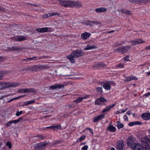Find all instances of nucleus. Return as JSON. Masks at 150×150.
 <instances>
[{"label": "nucleus", "instance_id": "nucleus-27", "mask_svg": "<svg viewBox=\"0 0 150 150\" xmlns=\"http://www.w3.org/2000/svg\"><path fill=\"white\" fill-rule=\"evenodd\" d=\"M120 11L123 13H124L126 14H131V12L130 11L125 10V9H122L120 10Z\"/></svg>", "mask_w": 150, "mask_h": 150}, {"label": "nucleus", "instance_id": "nucleus-48", "mask_svg": "<svg viewBox=\"0 0 150 150\" xmlns=\"http://www.w3.org/2000/svg\"><path fill=\"white\" fill-rule=\"evenodd\" d=\"M24 89H19L18 90V92L19 93H25L24 92Z\"/></svg>", "mask_w": 150, "mask_h": 150}, {"label": "nucleus", "instance_id": "nucleus-25", "mask_svg": "<svg viewBox=\"0 0 150 150\" xmlns=\"http://www.w3.org/2000/svg\"><path fill=\"white\" fill-rule=\"evenodd\" d=\"M137 78L135 76H128L126 78V79L125 80V82L126 81H131L133 79H134L135 80H137Z\"/></svg>", "mask_w": 150, "mask_h": 150}, {"label": "nucleus", "instance_id": "nucleus-59", "mask_svg": "<svg viewBox=\"0 0 150 150\" xmlns=\"http://www.w3.org/2000/svg\"><path fill=\"white\" fill-rule=\"evenodd\" d=\"M4 60V59L3 57L0 56V62L3 61Z\"/></svg>", "mask_w": 150, "mask_h": 150}, {"label": "nucleus", "instance_id": "nucleus-38", "mask_svg": "<svg viewBox=\"0 0 150 150\" xmlns=\"http://www.w3.org/2000/svg\"><path fill=\"white\" fill-rule=\"evenodd\" d=\"M39 144H37L34 145V148L36 150H40Z\"/></svg>", "mask_w": 150, "mask_h": 150}, {"label": "nucleus", "instance_id": "nucleus-43", "mask_svg": "<svg viewBox=\"0 0 150 150\" xmlns=\"http://www.w3.org/2000/svg\"><path fill=\"white\" fill-rule=\"evenodd\" d=\"M22 112H23L22 111L19 112L18 110L16 113V115L17 116H19L22 113Z\"/></svg>", "mask_w": 150, "mask_h": 150}, {"label": "nucleus", "instance_id": "nucleus-6", "mask_svg": "<svg viewBox=\"0 0 150 150\" xmlns=\"http://www.w3.org/2000/svg\"><path fill=\"white\" fill-rule=\"evenodd\" d=\"M130 148L134 150H143L142 145L139 143L136 144L131 143L130 144Z\"/></svg>", "mask_w": 150, "mask_h": 150}, {"label": "nucleus", "instance_id": "nucleus-33", "mask_svg": "<svg viewBox=\"0 0 150 150\" xmlns=\"http://www.w3.org/2000/svg\"><path fill=\"white\" fill-rule=\"evenodd\" d=\"M38 71L37 65H34L32 67V71Z\"/></svg>", "mask_w": 150, "mask_h": 150}, {"label": "nucleus", "instance_id": "nucleus-36", "mask_svg": "<svg viewBox=\"0 0 150 150\" xmlns=\"http://www.w3.org/2000/svg\"><path fill=\"white\" fill-rule=\"evenodd\" d=\"M110 108L109 106H107L103 110L102 112L104 113L106 112H107L109 111L110 110Z\"/></svg>", "mask_w": 150, "mask_h": 150}, {"label": "nucleus", "instance_id": "nucleus-7", "mask_svg": "<svg viewBox=\"0 0 150 150\" xmlns=\"http://www.w3.org/2000/svg\"><path fill=\"white\" fill-rule=\"evenodd\" d=\"M83 23L84 25L87 26L89 25L91 27H93L94 24L97 25L99 24L100 26L101 25V23L98 21H86L84 22Z\"/></svg>", "mask_w": 150, "mask_h": 150}, {"label": "nucleus", "instance_id": "nucleus-37", "mask_svg": "<svg viewBox=\"0 0 150 150\" xmlns=\"http://www.w3.org/2000/svg\"><path fill=\"white\" fill-rule=\"evenodd\" d=\"M23 71H32V67H29L27 68H25L23 69Z\"/></svg>", "mask_w": 150, "mask_h": 150}, {"label": "nucleus", "instance_id": "nucleus-40", "mask_svg": "<svg viewBox=\"0 0 150 150\" xmlns=\"http://www.w3.org/2000/svg\"><path fill=\"white\" fill-rule=\"evenodd\" d=\"M50 68V67L47 65H42V70L43 69H48Z\"/></svg>", "mask_w": 150, "mask_h": 150}, {"label": "nucleus", "instance_id": "nucleus-4", "mask_svg": "<svg viewBox=\"0 0 150 150\" xmlns=\"http://www.w3.org/2000/svg\"><path fill=\"white\" fill-rule=\"evenodd\" d=\"M3 85L4 88L8 87H15L19 85V83L18 82H4Z\"/></svg>", "mask_w": 150, "mask_h": 150}, {"label": "nucleus", "instance_id": "nucleus-22", "mask_svg": "<svg viewBox=\"0 0 150 150\" xmlns=\"http://www.w3.org/2000/svg\"><path fill=\"white\" fill-rule=\"evenodd\" d=\"M150 2V0H136V3L147 4Z\"/></svg>", "mask_w": 150, "mask_h": 150}, {"label": "nucleus", "instance_id": "nucleus-12", "mask_svg": "<svg viewBox=\"0 0 150 150\" xmlns=\"http://www.w3.org/2000/svg\"><path fill=\"white\" fill-rule=\"evenodd\" d=\"M106 67V64L103 62L98 63L93 66V68L95 69H98L101 67Z\"/></svg>", "mask_w": 150, "mask_h": 150}, {"label": "nucleus", "instance_id": "nucleus-61", "mask_svg": "<svg viewBox=\"0 0 150 150\" xmlns=\"http://www.w3.org/2000/svg\"><path fill=\"white\" fill-rule=\"evenodd\" d=\"M145 49L150 50V45L146 46L145 48Z\"/></svg>", "mask_w": 150, "mask_h": 150}, {"label": "nucleus", "instance_id": "nucleus-50", "mask_svg": "<svg viewBox=\"0 0 150 150\" xmlns=\"http://www.w3.org/2000/svg\"><path fill=\"white\" fill-rule=\"evenodd\" d=\"M4 88L3 82H0V90Z\"/></svg>", "mask_w": 150, "mask_h": 150}, {"label": "nucleus", "instance_id": "nucleus-49", "mask_svg": "<svg viewBox=\"0 0 150 150\" xmlns=\"http://www.w3.org/2000/svg\"><path fill=\"white\" fill-rule=\"evenodd\" d=\"M116 67L117 68H120V67L123 68L124 67V66L123 64H119L117 65L116 66Z\"/></svg>", "mask_w": 150, "mask_h": 150}, {"label": "nucleus", "instance_id": "nucleus-54", "mask_svg": "<svg viewBox=\"0 0 150 150\" xmlns=\"http://www.w3.org/2000/svg\"><path fill=\"white\" fill-rule=\"evenodd\" d=\"M0 11L4 12L6 11V10L3 7L0 6Z\"/></svg>", "mask_w": 150, "mask_h": 150}, {"label": "nucleus", "instance_id": "nucleus-17", "mask_svg": "<svg viewBox=\"0 0 150 150\" xmlns=\"http://www.w3.org/2000/svg\"><path fill=\"white\" fill-rule=\"evenodd\" d=\"M142 118L145 120H148L150 119V114L149 113H144L142 115Z\"/></svg>", "mask_w": 150, "mask_h": 150}, {"label": "nucleus", "instance_id": "nucleus-44", "mask_svg": "<svg viewBox=\"0 0 150 150\" xmlns=\"http://www.w3.org/2000/svg\"><path fill=\"white\" fill-rule=\"evenodd\" d=\"M51 15L52 16H59L60 15V13L57 12H54V13H51Z\"/></svg>", "mask_w": 150, "mask_h": 150}, {"label": "nucleus", "instance_id": "nucleus-64", "mask_svg": "<svg viewBox=\"0 0 150 150\" xmlns=\"http://www.w3.org/2000/svg\"><path fill=\"white\" fill-rule=\"evenodd\" d=\"M86 130H90V131L91 132V133L92 134H93V132L92 131V129H91L89 128H86Z\"/></svg>", "mask_w": 150, "mask_h": 150}, {"label": "nucleus", "instance_id": "nucleus-53", "mask_svg": "<svg viewBox=\"0 0 150 150\" xmlns=\"http://www.w3.org/2000/svg\"><path fill=\"white\" fill-rule=\"evenodd\" d=\"M86 137L85 135H82L80 138V139L82 141V140L84 139Z\"/></svg>", "mask_w": 150, "mask_h": 150}, {"label": "nucleus", "instance_id": "nucleus-32", "mask_svg": "<svg viewBox=\"0 0 150 150\" xmlns=\"http://www.w3.org/2000/svg\"><path fill=\"white\" fill-rule=\"evenodd\" d=\"M117 126L118 129L123 127L124 126V125L121 124L119 122H117Z\"/></svg>", "mask_w": 150, "mask_h": 150}, {"label": "nucleus", "instance_id": "nucleus-46", "mask_svg": "<svg viewBox=\"0 0 150 150\" xmlns=\"http://www.w3.org/2000/svg\"><path fill=\"white\" fill-rule=\"evenodd\" d=\"M6 145L8 147L9 149H11V144L9 142H7L6 144Z\"/></svg>", "mask_w": 150, "mask_h": 150}, {"label": "nucleus", "instance_id": "nucleus-2", "mask_svg": "<svg viewBox=\"0 0 150 150\" xmlns=\"http://www.w3.org/2000/svg\"><path fill=\"white\" fill-rule=\"evenodd\" d=\"M131 46H127L122 47H119L115 49V52L122 54L127 52L131 49Z\"/></svg>", "mask_w": 150, "mask_h": 150}, {"label": "nucleus", "instance_id": "nucleus-47", "mask_svg": "<svg viewBox=\"0 0 150 150\" xmlns=\"http://www.w3.org/2000/svg\"><path fill=\"white\" fill-rule=\"evenodd\" d=\"M88 148V145L84 146L83 147H82L81 150H87Z\"/></svg>", "mask_w": 150, "mask_h": 150}, {"label": "nucleus", "instance_id": "nucleus-8", "mask_svg": "<svg viewBox=\"0 0 150 150\" xmlns=\"http://www.w3.org/2000/svg\"><path fill=\"white\" fill-rule=\"evenodd\" d=\"M124 144L122 140L117 141L116 145V149L117 150H123Z\"/></svg>", "mask_w": 150, "mask_h": 150}, {"label": "nucleus", "instance_id": "nucleus-52", "mask_svg": "<svg viewBox=\"0 0 150 150\" xmlns=\"http://www.w3.org/2000/svg\"><path fill=\"white\" fill-rule=\"evenodd\" d=\"M57 88H64V86L63 85H59L58 84H57Z\"/></svg>", "mask_w": 150, "mask_h": 150}, {"label": "nucleus", "instance_id": "nucleus-57", "mask_svg": "<svg viewBox=\"0 0 150 150\" xmlns=\"http://www.w3.org/2000/svg\"><path fill=\"white\" fill-rule=\"evenodd\" d=\"M47 57L45 56H42V57H38V59H45V58H46Z\"/></svg>", "mask_w": 150, "mask_h": 150}, {"label": "nucleus", "instance_id": "nucleus-62", "mask_svg": "<svg viewBox=\"0 0 150 150\" xmlns=\"http://www.w3.org/2000/svg\"><path fill=\"white\" fill-rule=\"evenodd\" d=\"M129 57V56L127 55L125 57V59L126 61H129V59H128Z\"/></svg>", "mask_w": 150, "mask_h": 150}, {"label": "nucleus", "instance_id": "nucleus-58", "mask_svg": "<svg viewBox=\"0 0 150 150\" xmlns=\"http://www.w3.org/2000/svg\"><path fill=\"white\" fill-rule=\"evenodd\" d=\"M129 2L132 3H136V0H128Z\"/></svg>", "mask_w": 150, "mask_h": 150}, {"label": "nucleus", "instance_id": "nucleus-18", "mask_svg": "<svg viewBox=\"0 0 150 150\" xmlns=\"http://www.w3.org/2000/svg\"><path fill=\"white\" fill-rule=\"evenodd\" d=\"M107 9L104 7H100L95 9L96 11L98 13L105 12L107 11Z\"/></svg>", "mask_w": 150, "mask_h": 150}, {"label": "nucleus", "instance_id": "nucleus-35", "mask_svg": "<svg viewBox=\"0 0 150 150\" xmlns=\"http://www.w3.org/2000/svg\"><path fill=\"white\" fill-rule=\"evenodd\" d=\"M96 91L98 93L103 92V89L102 87H98L96 89Z\"/></svg>", "mask_w": 150, "mask_h": 150}, {"label": "nucleus", "instance_id": "nucleus-21", "mask_svg": "<svg viewBox=\"0 0 150 150\" xmlns=\"http://www.w3.org/2000/svg\"><path fill=\"white\" fill-rule=\"evenodd\" d=\"M37 91L33 88H26L24 89V92L25 93L32 92L33 93H35Z\"/></svg>", "mask_w": 150, "mask_h": 150}, {"label": "nucleus", "instance_id": "nucleus-56", "mask_svg": "<svg viewBox=\"0 0 150 150\" xmlns=\"http://www.w3.org/2000/svg\"><path fill=\"white\" fill-rule=\"evenodd\" d=\"M125 121H128V118L127 117V116L125 115L124 117H123Z\"/></svg>", "mask_w": 150, "mask_h": 150}, {"label": "nucleus", "instance_id": "nucleus-9", "mask_svg": "<svg viewBox=\"0 0 150 150\" xmlns=\"http://www.w3.org/2000/svg\"><path fill=\"white\" fill-rule=\"evenodd\" d=\"M8 49L10 50H12L14 51H21L23 50H26L28 49L26 47H22L21 48L19 47L16 46V45L14 44L11 47H9Z\"/></svg>", "mask_w": 150, "mask_h": 150}, {"label": "nucleus", "instance_id": "nucleus-42", "mask_svg": "<svg viewBox=\"0 0 150 150\" xmlns=\"http://www.w3.org/2000/svg\"><path fill=\"white\" fill-rule=\"evenodd\" d=\"M57 84L53 86H51L50 87V88L52 89H55L57 88Z\"/></svg>", "mask_w": 150, "mask_h": 150}, {"label": "nucleus", "instance_id": "nucleus-41", "mask_svg": "<svg viewBox=\"0 0 150 150\" xmlns=\"http://www.w3.org/2000/svg\"><path fill=\"white\" fill-rule=\"evenodd\" d=\"M100 102H103L106 101V99L104 98L101 97L99 98Z\"/></svg>", "mask_w": 150, "mask_h": 150}, {"label": "nucleus", "instance_id": "nucleus-26", "mask_svg": "<svg viewBox=\"0 0 150 150\" xmlns=\"http://www.w3.org/2000/svg\"><path fill=\"white\" fill-rule=\"evenodd\" d=\"M142 124V123L139 121H135L129 122V126H132L136 125H140Z\"/></svg>", "mask_w": 150, "mask_h": 150}, {"label": "nucleus", "instance_id": "nucleus-15", "mask_svg": "<svg viewBox=\"0 0 150 150\" xmlns=\"http://www.w3.org/2000/svg\"><path fill=\"white\" fill-rule=\"evenodd\" d=\"M91 35V34L90 33L85 32L84 33H82L81 36L82 39L84 40H86Z\"/></svg>", "mask_w": 150, "mask_h": 150}, {"label": "nucleus", "instance_id": "nucleus-14", "mask_svg": "<svg viewBox=\"0 0 150 150\" xmlns=\"http://www.w3.org/2000/svg\"><path fill=\"white\" fill-rule=\"evenodd\" d=\"M72 7L80 8L82 6V3L80 2H74L72 1Z\"/></svg>", "mask_w": 150, "mask_h": 150}, {"label": "nucleus", "instance_id": "nucleus-39", "mask_svg": "<svg viewBox=\"0 0 150 150\" xmlns=\"http://www.w3.org/2000/svg\"><path fill=\"white\" fill-rule=\"evenodd\" d=\"M100 100L99 99V98H98L95 101V104L96 105H99L101 104V103H100Z\"/></svg>", "mask_w": 150, "mask_h": 150}, {"label": "nucleus", "instance_id": "nucleus-29", "mask_svg": "<svg viewBox=\"0 0 150 150\" xmlns=\"http://www.w3.org/2000/svg\"><path fill=\"white\" fill-rule=\"evenodd\" d=\"M108 129L110 131L112 132H114L116 130V128L112 126H110L108 128Z\"/></svg>", "mask_w": 150, "mask_h": 150}, {"label": "nucleus", "instance_id": "nucleus-1", "mask_svg": "<svg viewBox=\"0 0 150 150\" xmlns=\"http://www.w3.org/2000/svg\"><path fill=\"white\" fill-rule=\"evenodd\" d=\"M84 54V53L82 52L77 50L73 52L71 55L68 56L67 58L69 59L71 62L73 63L74 62V58H77Z\"/></svg>", "mask_w": 150, "mask_h": 150}, {"label": "nucleus", "instance_id": "nucleus-20", "mask_svg": "<svg viewBox=\"0 0 150 150\" xmlns=\"http://www.w3.org/2000/svg\"><path fill=\"white\" fill-rule=\"evenodd\" d=\"M96 48H97V47L94 45H87L85 47H84L83 48V50H90L93 49H95Z\"/></svg>", "mask_w": 150, "mask_h": 150}, {"label": "nucleus", "instance_id": "nucleus-5", "mask_svg": "<svg viewBox=\"0 0 150 150\" xmlns=\"http://www.w3.org/2000/svg\"><path fill=\"white\" fill-rule=\"evenodd\" d=\"M148 142L150 143V139L149 138H147L142 141V144L145 150H150V147Z\"/></svg>", "mask_w": 150, "mask_h": 150}, {"label": "nucleus", "instance_id": "nucleus-19", "mask_svg": "<svg viewBox=\"0 0 150 150\" xmlns=\"http://www.w3.org/2000/svg\"><path fill=\"white\" fill-rule=\"evenodd\" d=\"M103 83V82H101V84H103V85L102 86H103L104 88L107 90H109L110 89L111 87L109 83Z\"/></svg>", "mask_w": 150, "mask_h": 150}, {"label": "nucleus", "instance_id": "nucleus-23", "mask_svg": "<svg viewBox=\"0 0 150 150\" xmlns=\"http://www.w3.org/2000/svg\"><path fill=\"white\" fill-rule=\"evenodd\" d=\"M47 27H45L41 28H37L35 30V31H37L40 33H44L47 32Z\"/></svg>", "mask_w": 150, "mask_h": 150}, {"label": "nucleus", "instance_id": "nucleus-63", "mask_svg": "<svg viewBox=\"0 0 150 150\" xmlns=\"http://www.w3.org/2000/svg\"><path fill=\"white\" fill-rule=\"evenodd\" d=\"M29 101L30 102V104H32L33 103H35V101L34 100H32Z\"/></svg>", "mask_w": 150, "mask_h": 150}, {"label": "nucleus", "instance_id": "nucleus-60", "mask_svg": "<svg viewBox=\"0 0 150 150\" xmlns=\"http://www.w3.org/2000/svg\"><path fill=\"white\" fill-rule=\"evenodd\" d=\"M45 128L46 129H47V128H50V129H53V125H52V126H50L46 127Z\"/></svg>", "mask_w": 150, "mask_h": 150}, {"label": "nucleus", "instance_id": "nucleus-45", "mask_svg": "<svg viewBox=\"0 0 150 150\" xmlns=\"http://www.w3.org/2000/svg\"><path fill=\"white\" fill-rule=\"evenodd\" d=\"M36 137H38L39 139H45V137L42 135H37L35 136Z\"/></svg>", "mask_w": 150, "mask_h": 150}, {"label": "nucleus", "instance_id": "nucleus-16", "mask_svg": "<svg viewBox=\"0 0 150 150\" xmlns=\"http://www.w3.org/2000/svg\"><path fill=\"white\" fill-rule=\"evenodd\" d=\"M105 116L104 114H102L99 115L96 117L93 118V120L94 122H96L99 120H100L104 117Z\"/></svg>", "mask_w": 150, "mask_h": 150}, {"label": "nucleus", "instance_id": "nucleus-13", "mask_svg": "<svg viewBox=\"0 0 150 150\" xmlns=\"http://www.w3.org/2000/svg\"><path fill=\"white\" fill-rule=\"evenodd\" d=\"M13 39L15 41H20L26 40V38L23 36H18L14 37Z\"/></svg>", "mask_w": 150, "mask_h": 150}, {"label": "nucleus", "instance_id": "nucleus-28", "mask_svg": "<svg viewBox=\"0 0 150 150\" xmlns=\"http://www.w3.org/2000/svg\"><path fill=\"white\" fill-rule=\"evenodd\" d=\"M85 97L79 98L73 101V102H75L76 103H79L82 101L83 99L86 98Z\"/></svg>", "mask_w": 150, "mask_h": 150}, {"label": "nucleus", "instance_id": "nucleus-30", "mask_svg": "<svg viewBox=\"0 0 150 150\" xmlns=\"http://www.w3.org/2000/svg\"><path fill=\"white\" fill-rule=\"evenodd\" d=\"M51 16H52L51 13H49L47 14H46L44 15L43 16L42 18H49Z\"/></svg>", "mask_w": 150, "mask_h": 150}, {"label": "nucleus", "instance_id": "nucleus-34", "mask_svg": "<svg viewBox=\"0 0 150 150\" xmlns=\"http://www.w3.org/2000/svg\"><path fill=\"white\" fill-rule=\"evenodd\" d=\"M53 125V129H61V126L59 124H57L56 125Z\"/></svg>", "mask_w": 150, "mask_h": 150}, {"label": "nucleus", "instance_id": "nucleus-11", "mask_svg": "<svg viewBox=\"0 0 150 150\" xmlns=\"http://www.w3.org/2000/svg\"><path fill=\"white\" fill-rule=\"evenodd\" d=\"M129 43H132V45H135L139 44H141L144 42V41L141 39H137L136 40H132L129 42Z\"/></svg>", "mask_w": 150, "mask_h": 150}, {"label": "nucleus", "instance_id": "nucleus-10", "mask_svg": "<svg viewBox=\"0 0 150 150\" xmlns=\"http://www.w3.org/2000/svg\"><path fill=\"white\" fill-rule=\"evenodd\" d=\"M23 119L22 117H19L18 119L9 121L6 123V125L7 127H8L11 126V124L13 123L15 124L19 122Z\"/></svg>", "mask_w": 150, "mask_h": 150}, {"label": "nucleus", "instance_id": "nucleus-24", "mask_svg": "<svg viewBox=\"0 0 150 150\" xmlns=\"http://www.w3.org/2000/svg\"><path fill=\"white\" fill-rule=\"evenodd\" d=\"M47 143L46 142H42L39 143L40 150L44 149Z\"/></svg>", "mask_w": 150, "mask_h": 150}, {"label": "nucleus", "instance_id": "nucleus-31", "mask_svg": "<svg viewBox=\"0 0 150 150\" xmlns=\"http://www.w3.org/2000/svg\"><path fill=\"white\" fill-rule=\"evenodd\" d=\"M37 57H35L31 58H27L26 59H24L23 60L25 61L26 62H27L28 60H33V61H35L36 60V58Z\"/></svg>", "mask_w": 150, "mask_h": 150}, {"label": "nucleus", "instance_id": "nucleus-55", "mask_svg": "<svg viewBox=\"0 0 150 150\" xmlns=\"http://www.w3.org/2000/svg\"><path fill=\"white\" fill-rule=\"evenodd\" d=\"M47 32H51L53 31V29L50 28H47Z\"/></svg>", "mask_w": 150, "mask_h": 150}, {"label": "nucleus", "instance_id": "nucleus-51", "mask_svg": "<svg viewBox=\"0 0 150 150\" xmlns=\"http://www.w3.org/2000/svg\"><path fill=\"white\" fill-rule=\"evenodd\" d=\"M37 67L38 71L39 70H42V65H38Z\"/></svg>", "mask_w": 150, "mask_h": 150}, {"label": "nucleus", "instance_id": "nucleus-3", "mask_svg": "<svg viewBox=\"0 0 150 150\" xmlns=\"http://www.w3.org/2000/svg\"><path fill=\"white\" fill-rule=\"evenodd\" d=\"M59 4L61 6L65 7H72V1L68 0H59Z\"/></svg>", "mask_w": 150, "mask_h": 150}]
</instances>
